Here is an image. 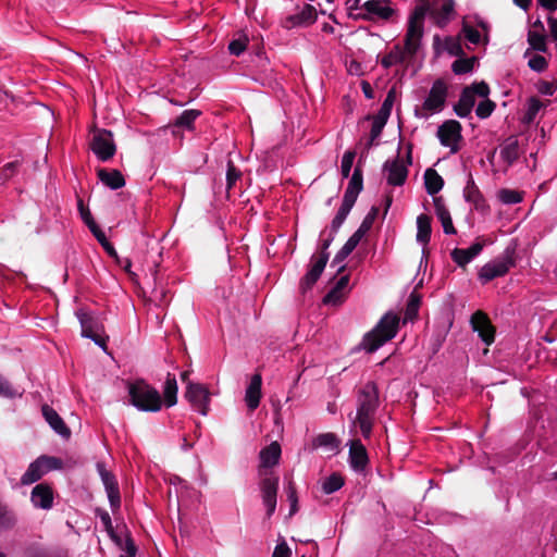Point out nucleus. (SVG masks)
<instances>
[{
    "instance_id": "obj_1",
    "label": "nucleus",
    "mask_w": 557,
    "mask_h": 557,
    "mask_svg": "<svg viewBox=\"0 0 557 557\" xmlns=\"http://www.w3.org/2000/svg\"><path fill=\"white\" fill-rule=\"evenodd\" d=\"M425 8L417 5L409 16L404 47L395 45L381 60L385 69L403 64L418 52L422 44L424 32Z\"/></svg>"
},
{
    "instance_id": "obj_2",
    "label": "nucleus",
    "mask_w": 557,
    "mask_h": 557,
    "mask_svg": "<svg viewBox=\"0 0 557 557\" xmlns=\"http://www.w3.org/2000/svg\"><path fill=\"white\" fill-rule=\"evenodd\" d=\"M380 405L379 389L374 382H367L357 393V412L354 424L360 428L361 434L369 438Z\"/></svg>"
},
{
    "instance_id": "obj_3",
    "label": "nucleus",
    "mask_w": 557,
    "mask_h": 557,
    "mask_svg": "<svg viewBox=\"0 0 557 557\" xmlns=\"http://www.w3.org/2000/svg\"><path fill=\"white\" fill-rule=\"evenodd\" d=\"M398 326L399 317L394 312L385 313L374 329L363 336L362 348L368 352H374L396 336Z\"/></svg>"
},
{
    "instance_id": "obj_4",
    "label": "nucleus",
    "mask_w": 557,
    "mask_h": 557,
    "mask_svg": "<svg viewBox=\"0 0 557 557\" xmlns=\"http://www.w3.org/2000/svg\"><path fill=\"white\" fill-rule=\"evenodd\" d=\"M131 403L141 411L156 412L162 408L160 393L145 381H136L128 386Z\"/></svg>"
},
{
    "instance_id": "obj_5",
    "label": "nucleus",
    "mask_w": 557,
    "mask_h": 557,
    "mask_svg": "<svg viewBox=\"0 0 557 557\" xmlns=\"http://www.w3.org/2000/svg\"><path fill=\"white\" fill-rule=\"evenodd\" d=\"M447 96L448 86L446 82L441 78L436 79L421 107L416 108L414 115L419 119H428L440 113L445 108Z\"/></svg>"
},
{
    "instance_id": "obj_6",
    "label": "nucleus",
    "mask_w": 557,
    "mask_h": 557,
    "mask_svg": "<svg viewBox=\"0 0 557 557\" xmlns=\"http://www.w3.org/2000/svg\"><path fill=\"white\" fill-rule=\"evenodd\" d=\"M355 9L367 21H389L396 13L389 0H355Z\"/></svg>"
},
{
    "instance_id": "obj_7",
    "label": "nucleus",
    "mask_w": 557,
    "mask_h": 557,
    "mask_svg": "<svg viewBox=\"0 0 557 557\" xmlns=\"http://www.w3.org/2000/svg\"><path fill=\"white\" fill-rule=\"evenodd\" d=\"M488 95L490 87L485 82L473 83L462 90L458 102L454 107L455 113L460 117H467L475 104V97L486 98Z\"/></svg>"
},
{
    "instance_id": "obj_8",
    "label": "nucleus",
    "mask_w": 557,
    "mask_h": 557,
    "mask_svg": "<svg viewBox=\"0 0 557 557\" xmlns=\"http://www.w3.org/2000/svg\"><path fill=\"white\" fill-rule=\"evenodd\" d=\"M515 267L512 252L505 251L500 257L485 263L479 271V280L486 284L496 277L506 275Z\"/></svg>"
},
{
    "instance_id": "obj_9",
    "label": "nucleus",
    "mask_w": 557,
    "mask_h": 557,
    "mask_svg": "<svg viewBox=\"0 0 557 557\" xmlns=\"http://www.w3.org/2000/svg\"><path fill=\"white\" fill-rule=\"evenodd\" d=\"M259 475L262 503L267 509V517L270 518L276 509L278 476L271 471L262 470H259Z\"/></svg>"
},
{
    "instance_id": "obj_10",
    "label": "nucleus",
    "mask_w": 557,
    "mask_h": 557,
    "mask_svg": "<svg viewBox=\"0 0 557 557\" xmlns=\"http://www.w3.org/2000/svg\"><path fill=\"white\" fill-rule=\"evenodd\" d=\"M90 149L95 156L102 162L112 159L116 152V146L113 134L103 128H96L92 132Z\"/></svg>"
},
{
    "instance_id": "obj_11",
    "label": "nucleus",
    "mask_w": 557,
    "mask_h": 557,
    "mask_svg": "<svg viewBox=\"0 0 557 557\" xmlns=\"http://www.w3.org/2000/svg\"><path fill=\"white\" fill-rule=\"evenodd\" d=\"M437 138L442 146L449 148L450 153H456L460 149L461 124L456 120L445 121L437 128Z\"/></svg>"
},
{
    "instance_id": "obj_12",
    "label": "nucleus",
    "mask_w": 557,
    "mask_h": 557,
    "mask_svg": "<svg viewBox=\"0 0 557 557\" xmlns=\"http://www.w3.org/2000/svg\"><path fill=\"white\" fill-rule=\"evenodd\" d=\"M76 317L81 323L82 336L92 339L100 347H106L107 341L101 335L102 325L90 313L84 309L76 312Z\"/></svg>"
},
{
    "instance_id": "obj_13",
    "label": "nucleus",
    "mask_w": 557,
    "mask_h": 557,
    "mask_svg": "<svg viewBox=\"0 0 557 557\" xmlns=\"http://www.w3.org/2000/svg\"><path fill=\"white\" fill-rule=\"evenodd\" d=\"M383 172L388 185L401 186L408 176V168L404 160L398 156L393 160H387L383 165Z\"/></svg>"
},
{
    "instance_id": "obj_14",
    "label": "nucleus",
    "mask_w": 557,
    "mask_h": 557,
    "mask_svg": "<svg viewBox=\"0 0 557 557\" xmlns=\"http://www.w3.org/2000/svg\"><path fill=\"white\" fill-rule=\"evenodd\" d=\"M185 398L196 411L203 416L207 414L209 392L203 385L188 382Z\"/></svg>"
},
{
    "instance_id": "obj_15",
    "label": "nucleus",
    "mask_w": 557,
    "mask_h": 557,
    "mask_svg": "<svg viewBox=\"0 0 557 557\" xmlns=\"http://www.w3.org/2000/svg\"><path fill=\"white\" fill-rule=\"evenodd\" d=\"M471 325L473 331L479 333V336L486 345L494 342L495 330L484 312H474L471 317Z\"/></svg>"
},
{
    "instance_id": "obj_16",
    "label": "nucleus",
    "mask_w": 557,
    "mask_h": 557,
    "mask_svg": "<svg viewBox=\"0 0 557 557\" xmlns=\"http://www.w3.org/2000/svg\"><path fill=\"white\" fill-rule=\"evenodd\" d=\"M329 253H320L318 258H312V265L300 282L302 292L310 289L321 276L326 263Z\"/></svg>"
},
{
    "instance_id": "obj_17",
    "label": "nucleus",
    "mask_w": 557,
    "mask_h": 557,
    "mask_svg": "<svg viewBox=\"0 0 557 557\" xmlns=\"http://www.w3.org/2000/svg\"><path fill=\"white\" fill-rule=\"evenodd\" d=\"M369 462L368 453L364 445L359 440H352L349 443V463L358 472L366 469Z\"/></svg>"
},
{
    "instance_id": "obj_18",
    "label": "nucleus",
    "mask_w": 557,
    "mask_h": 557,
    "mask_svg": "<svg viewBox=\"0 0 557 557\" xmlns=\"http://www.w3.org/2000/svg\"><path fill=\"white\" fill-rule=\"evenodd\" d=\"M30 500L36 508L48 510L53 505V491L46 484H37L30 494Z\"/></svg>"
},
{
    "instance_id": "obj_19",
    "label": "nucleus",
    "mask_w": 557,
    "mask_h": 557,
    "mask_svg": "<svg viewBox=\"0 0 557 557\" xmlns=\"http://www.w3.org/2000/svg\"><path fill=\"white\" fill-rule=\"evenodd\" d=\"M41 412L45 420L51 426V429L61 435L64 438H69L71 436V431L64 423L63 419L59 416V413L49 405H44L41 407Z\"/></svg>"
},
{
    "instance_id": "obj_20",
    "label": "nucleus",
    "mask_w": 557,
    "mask_h": 557,
    "mask_svg": "<svg viewBox=\"0 0 557 557\" xmlns=\"http://www.w3.org/2000/svg\"><path fill=\"white\" fill-rule=\"evenodd\" d=\"M368 225L366 221L361 224V226L348 238V240L344 244L341 250L336 253L334 258V262L341 263L343 262L358 246L364 233L368 230Z\"/></svg>"
},
{
    "instance_id": "obj_21",
    "label": "nucleus",
    "mask_w": 557,
    "mask_h": 557,
    "mask_svg": "<svg viewBox=\"0 0 557 557\" xmlns=\"http://www.w3.org/2000/svg\"><path fill=\"white\" fill-rule=\"evenodd\" d=\"M262 377L259 373L252 375L250 383L245 393V401L249 410L253 411L258 408L261 398Z\"/></svg>"
},
{
    "instance_id": "obj_22",
    "label": "nucleus",
    "mask_w": 557,
    "mask_h": 557,
    "mask_svg": "<svg viewBox=\"0 0 557 557\" xmlns=\"http://www.w3.org/2000/svg\"><path fill=\"white\" fill-rule=\"evenodd\" d=\"M281 446L277 442H273L260 451V469L269 471V468L278 463L281 457Z\"/></svg>"
},
{
    "instance_id": "obj_23",
    "label": "nucleus",
    "mask_w": 557,
    "mask_h": 557,
    "mask_svg": "<svg viewBox=\"0 0 557 557\" xmlns=\"http://www.w3.org/2000/svg\"><path fill=\"white\" fill-rule=\"evenodd\" d=\"M433 203L435 208V214L442 223L444 233L448 235L456 234V228L454 227L450 213L445 206L443 197H434Z\"/></svg>"
},
{
    "instance_id": "obj_24",
    "label": "nucleus",
    "mask_w": 557,
    "mask_h": 557,
    "mask_svg": "<svg viewBox=\"0 0 557 557\" xmlns=\"http://www.w3.org/2000/svg\"><path fill=\"white\" fill-rule=\"evenodd\" d=\"M482 249L483 245L481 243H474L466 249H454L451 258L459 267H465L471 262L482 251Z\"/></svg>"
},
{
    "instance_id": "obj_25",
    "label": "nucleus",
    "mask_w": 557,
    "mask_h": 557,
    "mask_svg": "<svg viewBox=\"0 0 557 557\" xmlns=\"http://www.w3.org/2000/svg\"><path fill=\"white\" fill-rule=\"evenodd\" d=\"M463 197L468 202L472 203L476 210H484L486 208L485 199L471 176L463 188Z\"/></svg>"
},
{
    "instance_id": "obj_26",
    "label": "nucleus",
    "mask_w": 557,
    "mask_h": 557,
    "mask_svg": "<svg viewBox=\"0 0 557 557\" xmlns=\"http://www.w3.org/2000/svg\"><path fill=\"white\" fill-rule=\"evenodd\" d=\"M98 178L111 189H120L125 186V178L119 170L99 169Z\"/></svg>"
},
{
    "instance_id": "obj_27",
    "label": "nucleus",
    "mask_w": 557,
    "mask_h": 557,
    "mask_svg": "<svg viewBox=\"0 0 557 557\" xmlns=\"http://www.w3.org/2000/svg\"><path fill=\"white\" fill-rule=\"evenodd\" d=\"M101 480L106 487V492L112 509L119 508L121 504V496L115 476L112 473H104L103 476H101Z\"/></svg>"
},
{
    "instance_id": "obj_28",
    "label": "nucleus",
    "mask_w": 557,
    "mask_h": 557,
    "mask_svg": "<svg viewBox=\"0 0 557 557\" xmlns=\"http://www.w3.org/2000/svg\"><path fill=\"white\" fill-rule=\"evenodd\" d=\"M362 186H363V180H362L361 170L356 168L351 175V178L348 183V186L346 188L343 199L349 200L355 203L358 198V195L362 190Z\"/></svg>"
},
{
    "instance_id": "obj_29",
    "label": "nucleus",
    "mask_w": 557,
    "mask_h": 557,
    "mask_svg": "<svg viewBox=\"0 0 557 557\" xmlns=\"http://www.w3.org/2000/svg\"><path fill=\"white\" fill-rule=\"evenodd\" d=\"M431 218L426 214H420L417 218V242L423 246L428 245L431 238Z\"/></svg>"
},
{
    "instance_id": "obj_30",
    "label": "nucleus",
    "mask_w": 557,
    "mask_h": 557,
    "mask_svg": "<svg viewBox=\"0 0 557 557\" xmlns=\"http://www.w3.org/2000/svg\"><path fill=\"white\" fill-rule=\"evenodd\" d=\"M424 185L426 193L434 196L443 188L444 180L434 169L430 168L424 172Z\"/></svg>"
},
{
    "instance_id": "obj_31",
    "label": "nucleus",
    "mask_w": 557,
    "mask_h": 557,
    "mask_svg": "<svg viewBox=\"0 0 557 557\" xmlns=\"http://www.w3.org/2000/svg\"><path fill=\"white\" fill-rule=\"evenodd\" d=\"M45 473V467L39 461V458H37L28 466L27 470L22 475L21 483L23 485L33 484L40 480Z\"/></svg>"
},
{
    "instance_id": "obj_32",
    "label": "nucleus",
    "mask_w": 557,
    "mask_h": 557,
    "mask_svg": "<svg viewBox=\"0 0 557 557\" xmlns=\"http://www.w3.org/2000/svg\"><path fill=\"white\" fill-rule=\"evenodd\" d=\"M519 157V145L515 137L505 140L500 148V158L508 164H512Z\"/></svg>"
},
{
    "instance_id": "obj_33",
    "label": "nucleus",
    "mask_w": 557,
    "mask_h": 557,
    "mask_svg": "<svg viewBox=\"0 0 557 557\" xmlns=\"http://www.w3.org/2000/svg\"><path fill=\"white\" fill-rule=\"evenodd\" d=\"M164 404L172 407L177 403V382L174 374L168 373L163 386Z\"/></svg>"
},
{
    "instance_id": "obj_34",
    "label": "nucleus",
    "mask_w": 557,
    "mask_h": 557,
    "mask_svg": "<svg viewBox=\"0 0 557 557\" xmlns=\"http://www.w3.org/2000/svg\"><path fill=\"white\" fill-rule=\"evenodd\" d=\"M313 447H324L329 451L336 454L338 451L339 441L333 433H323L314 438Z\"/></svg>"
},
{
    "instance_id": "obj_35",
    "label": "nucleus",
    "mask_w": 557,
    "mask_h": 557,
    "mask_svg": "<svg viewBox=\"0 0 557 557\" xmlns=\"http://www.w3.org/2000/svg\"><path fill=\"white\" fill-rule=\"evenodd\" d=\"M201 115V111L196 109L185 110L176 117L174 126L182 127L188 131L194 129L195 121Z\"/></svg>"
},
{
    "instance_id": "obj_36",
    "label": "nucleus",
    "mask_w": 557,
    "mask_h": 557,
    "mask_svg": "<svg viewBox=\"0 0 557 557\" xmlns=\"http://www.w3.org/2000/svg\"><path fill=\"white\" fill-rule=\"evenodd\" d=\"M343 485H344L343 478L337 473H333L323 481L322 490L325 494H332V493L338 491Z\"/></svg>"
},
{
    "instance_id": "obj_37",
    "label": "nucleus",
    "mask_w": 557,
    "mask_h": 557,
    "mask_svg": "<svg viewBox=\"0 0 557 557\" xmlns=\"http://www.w3.org/2000/svg\"><path fill=\"white\" fill-rule=\"evenodd\" d=\"M542 108H543V103L539 98H535V97L530 98L527 103V111H525L523 121L525 123L533 122Z\"/></svg>"
},
{
    "instance_id": "obj_38",
    "label": "nucleus",
    "mask_w": 557,
    "mask_h": 557,
    "mask_svg": "<svg viewBox=\"0 0 557 557\" xmlns=\"http://www.w3.org/2000/svg\"><path fill=\"white\" fill-rule=\"evenodd\" d=\"M475 61V58L457 59L453 63L451 70L457 75L470 73L473 70Z\"/></svg>"
},
{
    "instance_id": "obj_39",
    "label": "nucleus",
    "mask_w": 557,
    "mask_h": 557,
    "mask_svg": "<svg viewBox=\"0 0 557 557\" xmlns=\"http://www.w3.org/2000/svg\"><path fill=\"white\" fill-rule=\"evenodd\" d=\"M296 14L298 16V21L304 25L313 24L317 20V11L311 4H305Z\"/></svg>"
},
{
    "instance_id": "obj_40",
    "label": "nucleus",
    "mask_w": 557,
    "mask_h": 557,
    "mask_svg": "<svg viewBox=\"0 0 557 557\" xmlns=\"http://www.w3.org/2000/svg\"><path fill=\"white\" fill-rule=\"evenodd\" d=\"M495 108V102L486 97L478 104L475 114L480 119H486L494 112Z\"/></svg>"
},
{
    "instance_id": "obj_41",
    "label": "nucleus",
    "mask_w": 557,
    "mask_h": 557,
    "mask_svg": "<svg viewBox=\"0 0 557 557\" xmlns=\"http://www.w3.org/2000/svg\"><path fill=\"white\" fill-rule=\"evenodd\" d=\"M498 198L503 203L516 205L522 201V195L512 189H502L498 193Z\"/></svg>"
},
{
    "instance_id": "obj_42",
    "label": "nucleus",
    "mask_w": 557,
    "mask_h": 557,
    "mask_svg": "<svg viewBox=\"0 0 557 557\" xmlns=\"http://www.w3.org/2000/svg\"><path fill=\"white\" fill-rule=\"evenodd\" d=\"M419 305H420L419 296L411 294L409 297L408 304H407L406 312H405V321H408V320L412 321L417 317L418 310H419Z\"/></svg>"
},
{
    "instance_id": "obj_43",
    "label": "nucleus",
    "mask_w": 557,
    "mask_h": 557,
    "mask_svg": "<svg viewBox=\"0 0 557 557\" xmlns=\"http://www.w3.org/2000/svg\"><path fill=\"white\" fill-rule=\"evenodd\" d=\"M528 41L530 46L537 51H545L546 49V40L545 36L535 30L529 32Z\"/></svg>"
},
{
    "instance_id": "obj_44",
    "label": "nucleus",
    "mask_w": 557,
    "mask_h": 557,
    "mask_svg": "<svg viewBox=\"0 0 557 557\" xmlns=\"http://www.w3.org/2000/svg\"><path fill=\"white\" fill-rule=\"evenodd\" d=\"M355 157H356V152L351 151V150L346 151L344 153V156L342 158V163H341V172H342L343 177L347 178L349 176L352 164H354Z\"/></svg>"
},
{
    "instance_id": "obj_45",
    "label": "nucleus",
    "mask_w": 557,
    "mask_h": 557,
    "mask_svg": "<svg viewBox=\"0 0 557 557\" xmlns=\"http://www.w3.org/2000/svg\"><path fill=\"white\" fill-rule=\"evenodd\" d=\"M287 499L290 503V515H294L298 510V497L295 484L290 481L286 487Z\"/></svg>"
},
{
    "instance_id": "obj_46",
    "label": "nucleus",
    "mask_w": 557,
    "mask_h": 557,
    "mask_svg": "<svg viewBox=\"0 0 557 557\" xmlns=\"http://www.w3.org/2000/svg\"><path fill=\"white\" fill-rule=\"evenodd\" d=\"M345 296L344 290L336 288L335 286L324 296L323 301L325 304L337 305Z\"/></svg>"
},
{
    "instance_id": "obj_47",
    "label": "nucleus",
    "mask_w": 557,
    "mask_h": 557,
    "mask_svg": "<svg viewBox=\"0 0 557 557\" xmlns=\"http://www.w3.org/2000/svg\"><path fill=\"white\" fill-rule=\"evenodd\" d=\"M39 461L45 467L46 473L50 470L60 469L62 466V461L55 457L41 456L39 457Z\"/></svg>"
},
{
    "instance_id": "obj_48",
    "label": "nucleus",
    "mask_w": 557,
    "mask_h": 557,
    "mask_svg": "<svg viewBox=\"0 0 557 557\" xmlns=\"http://www.w3.org/2000/svg\"><path fill=\"white\" fill-rule=\"evenodd\" d=\"M529 66L536 72H542L546 69L547 62L543 55L534 54L528 61Z\"/></svg>"
},
{
    "instance_id": "obj_49",
    "label": "nucleus",
    "mask_w": 557,
    "mask_h": 557,
    "mask_svg": "<svg viewBox=\"0 0 557 557\" xmlns=\"http://www.w3.org/2000/svg\"><path fill=\"white\" fill-rule=\"evenodd\" d=\"M240 177V172L235 168V165L232 162H228L227 165V173H226V183L227 188H232L237 180Z\"/></svg>"
},
{
    "instance_id": "obj_50",
    "label": "nucleus",
    "mask_w": 557,
    "mask_h": 557,
    "mask_svg": "<svg viewBox=\"0 0 557 557\" xmlns=\"http://www.w3.org/2000/svg\"><path fill=\"white\" fill-rule=\"evenodd\" d=\"M246 39H236L230 42L228 50L234 55H239L246 49Z\"/></svg>"
},
{
    "instance_id": "obj_51",
    "label": "nucleus",
    "mask_w": 557,
    "mask_h": 557,
    "mask_svg": "<svg viewBox=\"0 0 557 557\" xmlns=\"http://www.w3.org/2000/svg\"><path fill=\"white\" fill-rule=\"evenodd\" d=\"M463 34L465 37L471 42V44H479L481 40V35L479 30L473 28L472 26L465 25L463 26Z\"/></svg>"
},
{
    "instance_id": "obj_52",
    "label": "nucleus",
    "mask_w": 557,
    "mask_h": 557,
    "mask_svg": "<svg viewBox=\"0 0 557 557\" xmlns=\"http://www.w3.org/2000/svg\"><path fill=\"white\" fill-rule=\"evenodd\" d=\"M14 522L12 515L0 505V528L10 527Z\"/></svg>"
},
{
    "instance_id": "obj_53",
    "label": "nucleus",
    "mask_w": 557,
    "mask_h": 557,
    "mask_svg": "<svg viewBox=\"0 0 557 557\" xmlns=\"http://www.w3.org/2000/svg\"><path fill=\"white\" fill-rule=\"evenodd\" d=\"M17 163L11 162L5 164L2 169H0V178L8 180L10 178L16 170Z\"/></svg>"
},
{
    "instance_id": "obj_54",
    "label": "nucleus",
    "mask_w": 557,
    "mask_h": 557,
    "mask_svg": "<svg viewBox=\"0 0 557 557\" xmlns=\"http://www.w3.org/2000/svg\"><path fill=\"white\" fill-rule=\"evenodd\" d=\"M354 205H355L354 202L343 199L342 205H341L336 215L346 220V218L349 214L350 210L352 209Z\"/></svg>"
},
{
    "instance_id": "obj_55",
    "label": "nucleus",
    "mask_w": 557,
    "mask_h": 557,
    "mask_svg": "<svg viewBox=\"0 0 557 557\" xmlns=\"http://www.w3.org/2000/svg\"><path fill=\"white\" fill-rule=\"evenodd\" d=\"M0 396L13 397L15 392L11 385L0 375Z\"/></svg>"
},
{
    "instance_id": "obj_56",
    "label": "nucleus",
    "mask_w": 557,
    "mask_h": 557,
    "mask_svg": "<svg viewBox=\"0 0 557 557\" xmlns=\"http://www.w3.org/2000/svg\"><path fill=\"white\" fill-rule=\"evenodd\" d=\"M393 102H394V91H393V90H391V91L387 94V96H386V98H385V100H384V102H383V104H382V108H381V114H386V115H388V114H389V112H391V110H392Z\"/></svg>"
},
{
    "instance_id": "obj_57",
    "label": "nucleus",
    "mask_w": 557,
    "mask_h": 557,
    "mask_svg": "<svg viewBox=\"0 0 557 557\" xmlns=\"http://www.w3.org/2000/svg\"><path fill=\"white\" fill-rule=\"evenodd\" d=\"M446 49L448 50V52L453 55H458L459 53L462 52V49H461V46L460 44L455 40V39H451L449 38L447 41H446Z\"/></svg>"
},
{
    "instance_id": "obj_58",
    "label": "nucleus",
    "mask_w": 557,
    "mask_h": 557,
    "mask_svg": "<svg viewBox=\"0 0 557 557\" xmlns=\"http://www.w3.org/2000/svg\"><path fill=\"white\" fill-rule=\"evenodd\" d=\"M290 549L285 543L276 545L274 548L272 557H289Z\"/></svg>"
},
{
    "instance_id": "obj_59",
    "label": "nucleus",
    "mask_w": 557,
    "mask_h": 557,
    "mask_svg": "<svg viewBox=\"0 0 557 557\" xmlns=\"http://www.w3.org/2000/svg\"><path fill=\"white\" fill-rule=\"evenodd\" d=\"M137 548L132 540L125 542L124 554L121 557H136Z\"/></svg>"
},
{
    "instance_id": "obj_60",
    "label": "nucleus",
    "mask_w": 557,
    "mask_h": 557,
    "mask_svg": "<svg viewBox=\"0 0 557 557\" xmlns=\"http://www.w3.org/2000/svg\"><path fill=\"white\" fill-rule=\"evenodd\" d=\"M78 209L81 211V216H82L83 221L85 222V224L94 221V218H92L90 211L84 207V203L82 200L78 201Z\"/></svg>"
},
{
    "instance_id": "obj_61",
    "label": "nucleus",
    "mask_w": 557,
    "mask_h": 557,
    "mask_svg": "<svg viewBox=\"0 0 557 557\" xmlns=\"http://www.w3.org/2000/svg\"><path fill=\"white\" fill-rule=\"evenodd\" d=\"M284 26L286 28H292L296 26H304V24L298 21L297 14H293L285 18Z\"/></svg>"
},
{
    "instance_id": "obj_62",
    "label": "nucleus",
    "mask_w": 557,
    "mask_h": 557,
    "mask_svg": "<svg viewBox=\"0 0 557 557\" xmlns=\"http://www.w3.org/2000/svg\"><path fill=\"white\" fill-rule=\"evenodd\" d=\"M539 4L549 11L557 10V0H537Z\"/></svg>"
},
{
    "instance_id": "obj_63",
    "label": "nucleus",
    "mask_w": 557,
    "mask_h": 557,
    "mask_svg": "<svg viewBox=\"0 0 557 557\" xmlns=\"http://www.w3.org/2000/svg\"><path fill=\"white\" fill-rule=\"evenodd\" d=\"M548 25L550 29V34L555 40H557V18L549 17Z\"/></svg>"
},
{
    "instance_id": "obj_64",
    "label": "nucleus",
    "mask_w": 557,
    "mask_h": 557,
    "mask_svg": "<svg viewBox=\"0 0 557 557\" xmlns=\"http://www.w3.org/2000/svg\"><path fill=\"white\" fill-rule=\"evenodd\" d=\"M382 127H383V124H381L379 122H374L373 123L372 128H371V138L372 139H374L377 136H380V134L382 132Z\"/></svg>"
}]
</instances>
